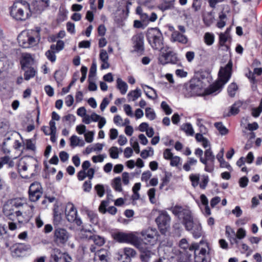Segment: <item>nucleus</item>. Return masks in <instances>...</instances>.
I'll use <instances>...</instances> for the list:
<instances>
[{"instance_id": "obj_1", "label": "nucleus", "mask_w": 262, "mask_h": 262, "mask_svg": "<svg viewBox=\"0 0 262 262\" xmlns=\"http://www.w3.org/2000/svg\"><path fill=\"white\" fill-rule=\"evenodd\" d=\"M232 61L230 60L224 67H221L219 72V79L215 82L205 89L204 82L197 78L191 79L186 84L184 91L186 97L193 96L216 95L220 93L224 85L230 80L232 75Z\"/></svg>"}, {"instance_id": "obj_2", "label": "nucleus", "mask_w": 262, "mask_h": 262, "mask_svg": "<svg viewBox=\"0 0 262 262\" xmlns=\"http://www.w3.org/2000/svg\"><path fill=\"white\" fill-rule=\"evenodd\" d=\"M169 210L180 220H182L185 229L192 234L195 238L200 237L202 234V228L199 221L194 220L191 211L186 207L176 205Z\"/></svg>"}, {"instance_id": "obj_3", "label": "nucleus", "mask_w": 262, "mask_h": 262, "mask_svg": "<svg viewBox=\"0 0 262 262\" xmlns=\"http://www.w3.org/2000/svg\"><path fill=\"white\" fill-rule=\"evenodd\" d=\"M114 238L119 243L134 245L140 251L142 256L149 258L153 253L148 248L145 247V244L134 233L118 232L114 235Z\"/></svg>"}, {"instance_id": "obj_4", "label": "nucleus", "mask_w": 262, "mask_h": 262, "mask_svg": "<svg viewBox=\"0 0 262 262\" xmlns=\"http://www.w3.org/2000/svg\"><path fill=\"white\" fill-rule=\"evenodd\" d=\"M40 29L31 31H24L17 36L19 46L24 48H29L38 44L40 40Z\"/></svg>"}, {"instance_id": "obj_5", "label": "nucleus", "mask_w": 262, "mask_h": 262, "mask_svg": "<svg viewBox=\"0 0 262 262\" xmlns=\"http://www.w3.org/2000/svg\"><path fill=\"white\" fill-rule=\"evenodd\" d=\"M147 39L154 50H160L163 47V37L160 31L157 28H151L148 30Z\"/></svg>"}, {"instance_id": "obj_6", "label": "nucleus", "mask_w": 262, "mask_h": 262, "mask_svg": "<svg viewBox=\"0 0 262 262\" xmlns=\"http://www.w3.org/2000/svg\"><path fill=\"white\" fill-rule=\"evenodd\" d=\"M158 232L155 228H148L141 232V235L146 242H143L145 244V247L148 248L153 253L155 254V251H152L151 249V246L154 245L157 241Z\"/></svg>"}, {"instance_id": "obj_7", "label": "nucleus", "mask_w": 262, "mask_h": 262, "mask_svg": "<svg viewBox=\"0 0 262 262\" xmlns=\"http://www.w3.org/2000/svg\"><path fill=\"white\" fill-rule=\"evenodd\" d=\"M70 237V234L65 229L57 228L54 231L53 241L58 246L64 245Z\"/></svg>"}, {"instance_id": "obj_8", "label": "nucleus", "mask_w": 262, "mask_h": 262, "mask_svg": "<svg viewBox=\"0 0 262 262\" xmlns=\"http://www.w3.org/2000/svg\"><path fill=\"white\" fill-rule=\"evenodd\" d=\"M66 215L67 220L70 222L80 226L82 222L80 217L77 215V211L73 204L69 203L67 205L66 209Z\"/></svg>"}, {"instance_id": "obj_9", "label": "nucleus", "mask_w": 262, "mask_h": 262, "mask_svg": "<svg viewBox=\"0 0 262 262\" xmlns=\"http://www.w3.org/2000/svg\"><path fill=\"white\" fill-rule=\"evenodd\" d=\"M204 155L205 158H200V161L205 165V170L208 172H211L214 170L213 163L215 160V156L210 147L205 151Z\"/></svg>"}, {"instance_id": "obj_10", "label": "nucleus", "mask_w": 262, "mask_h": 262, "mask_svg": "<svg viewBox=\"0 0 262 262\" xmlns=\"http://www.w3.org/2000/svg\"><path fill=\"white\" fill-rule=\"evenodd\" d=\"M3 212L9 219L14 221L16 216V200H8L4 205Z\"/></svg>"}, {"instance_id": "obj_11", "label": "nucleus", "mask_w": 262, "mask_h": 262, "mask_svg": "<svg viewBox=\"0 0 262 262\" xmlns=\"http://www.w3.org/2000/svg\"><path fill=\"white\" fill-rule=\"evenodd\" d=\"M170 221V217L167 212L165 211L161 212L159 215L156 219V222L158 225L162 233H164L169 227Z\"/></svg>"}, {"instance_id": "obj_12", "label": "nucleus", "mask_w": 262, "mask_h": 262, "mask_svg": "<svg viewBox=\"0 0 262 262\" xmlns=\"http://www.w3.org/2000/svg\"><path fill=\"white\" fill-rule=\"evenodd\" d=\"M29 198L32 202H36L42 195V188L39 183L35 182L32 183L29 189Z\"/></svg>"}, {"instance_id": "obj_13", "label": "nucleus", "mask_w": 262, "mask_h": 262, "mask_svg": "<svg viewBox=\"0 0 262 262\" xmlns=\"http://www.w3.org/2000/svg\"><path fill=\"white\" fill-rule=\"evenodd\" d=\"M135 50L137 52L144 50V36L142 33L137 34L132 37Z\"/></svg>"}, {"instance_id": "obj_14", "label": "nucleus", "mask_w": 262, "mask_h": 262, "mask_svg": "<svg viewBox=\"0 0 262 262\" xmlns=\"http://www.w3.org/2000/svg\"><path fill=\"white\" fill-rule=\"evenodd\" d=\"M159 61L162 64L171 63L175 64L178 61V58L176 54L169 52L166 54H163L159 57Z\"/></svg>"}, {"instance_id": "obj_15", "label": "nucleus", "mask_w": 262, "mask_h": 262, "mask_svg": "<svg viewBox=\"0 0 262 262\" xmlns=\"http://www.w3.org/2000/svg\"><path fill=\"white\" fill-rule=\"evenodd\" d=\"M62 261L70 262L64 257L60 250L57 248L53 249L51 254L50 262Z\"/></svg>"}, {"instance_id": "obj_16", "label": "nucleus", "mask_w": 262, "mask_h": 262, "mask_svg": "<svg viewBox=\"0 0 262 262\" xmlns=\"http://www.w3.org/2000/svg\"><path fill=\"white\" fill-rule=\"evenodd\" d=\"M170 39L172 42H178L183 45L186 44L188 41L187 37L178 31H173Z\"/></svg>"}, {"instance_id": "obj_17", "label": "nucleus", "mask_w": 262, "mask_h": 262, "mask_svg": "<svg viewBox=\"0 0 262 262\" xmlns=\"http://www.w3.org/2000/svg\"><path fill=\"white\" fill-rule=\"evenodd\" d=\"M33 61L34 59L30 54L23 53L20 61L22 69H25V68L29 67L33 63Z\"/></svg>"}, {"instance_id": "obj_18", "label": "nucleus", "mask_w": 262, "mask_h": 262, "mask_svg": "<svg viewBox=\"0 0 262 262\" xmlns=\"http://www.w3.org/2000/svg\"><path fill=\"white\" fill-rule=\"evenodd\" d=\"M179 246L184 250L189 249L190 251H192L199 248V244L197 243H193L189 246L187 241L185 238H183L180 241Z\"/></svg>"}, {"instance_id": "obj_19", "label": "nucleus", "mask_w": 262, "mask_h": 262, "mask_svg": "<svg viewBox=\"0 0 262 262\" xmlns=\"http://www.w3.org/2000/svg\"><path fill=\"white\" fill-rule=\"evenodd\" d=\"M142 87L148 98L154 100L158 97V95L154 89L146 84H142Z\"/></svg>"}, {"instance_id": "obj_20", "label": "nucleus", "mask_w": 262, "mask_h": 262, "mask_svg": "<svg viewBox=\"0 0 262 262\" xmlns=\"http://www.w3.org/2000/svg\"><path fill=\"white\" fill-rule=\"evenodd\" d=\"M118 254L120 256L119 259H122L123 256H125V258L134 257L136 254V252L133 249L127 247L124 248L122 251H119Z\"/></svg>"}, {"instance_id": "obj_21", "label": "nucleus", "mask_w": 262, "mask_h": 262, "mask_svg": "<svg viewBox=\"0 0 262 262\" xmlns=\"http://www.w3.org/2000/svg\"><path fill=\"white\" fill-rule=\"evenodd\" d=\"M108 252L107 250L102 248L97 250L95 253L94 258L98 259L101 260H107Z\"/></svg>"}, {"instance_id": "obj_22", "label": "nucleus", "mask_w": 262, "mask_h": 262, "mask_svg": "<svg viewBox=\"0 0 262 262\" xmlns=\"http://www.w3.org/2000/svg\"><path fill=\"white\" fill-rule=\"evenodd\" d=\"M200 199L202 204L205 206L204 211L203 212L204 214L205 215H210L211 212L208 205V199L207 198L205 194H202L200 196Z\"/></svg>"}, {"instance_id": "obj_23", "label": "nucleus", "mask_w": 262, "mask_h": 262, "mask_svg": "<svg viewBox=\"0 0 262 262\" xmlns=\"http://www.w3.org/2000/svg\"><path fill=\"white\" fill-rule=\"evenodd\" d=\"M24 71V78L26 80H29L34 77L36 74V70L32 67H28L23 69Z\"/></svg>"}, {"instance_id": "obj_24", "label": "nucleus", "mask_w": 262, "mask_h": 262, "mask_svg": "<svg viewBox=\"0 0 262 262\" xmlns=\"http://www.w3.org/2000/svg\"><path fill=\"white\" fill-rule=\"evenodd\" d=\"M230 31V28H227L224 33H222L220 34V44L221 46H223L225 43L229 39H230V35L229 34Z\"/></svg>"}, {"instance_id": "obj_25", "label": "nucleus", "mask_w": 262, "mask_h": 262, "mask_svg": "<svg viewBox=\"0 0 262 262\" xmlns=\"http://www.w3.org/2000/svg\"><path fill=\"white\" fill-rule=\"evenodd\" d=\"M117 87L122 95H124L127 91L128 85L127 83L120 78L117 79Z\"/></svg>"}, {"instance_id": "obj_26", "label": "nucleus", "mask_w": 262, "mask_h": 262, "mask_svg": "<svg viewBox=\"0 0 262 262\" xmlns=\"http://www.w3.org/2000/svg\"><path fill=\"white\" fill-rule=\"evenodd\" d=\"M84 144V141L76 135H73L70 138V145L72 147L77 146H82Z\"/></svg>"}, {"instance_id": "obj_27", "label": "nucleus", "mask_w": 262, "mask_h": 262, "mask_svg": "<svg viewBox=\"0 0 262 262\" xmlns=\"http://www.w3.org/2000/svg\"><path fill=\"white\" fill-rule=\"evenodd\" d=\"M198 161L194 158H188L187 162L183 165V169L186 171H189L191 170V166L196 165Z\"/></svg>"}, {"instance_id": "obj_28", "label": "nucleus", "mask_w": 262, "mask_h": 262, "mask_svg": "<svg viewBox=\"0 0 262 262\" xmlns=\"http://www.w3.org/2000/svg\"><path fill=\"white\" fill-rule=\"evenodd\" d=\"M141 90L139 89H136L134 91H132L127 94V97L129 100L135 101L141 96Z\"/></svg>"}, {"instance_id": "obj_29", "label": "nucleus", "mask_w": 262, "mask_h": 262, "mask_svg": "<svg viewBox=\"0 0 262 262\" xmlns=\"http://www.w3.org/2000/svg\"><path fill=\"white\" fill-rule=\"evenodd\" d=\"M89 239L90 241H92L98 246H101L104 244V238L99 235H94L90 236Z\"/></svg>"}, {"instance_id": "obj_30", "label": "nucleus", "mask_w": 262, "mask_h": 262, "mask_svg": "<svg viewBox=\"0 0 262 262\" xmlns=\"http://www.w3.org/2000/svg\"><path fill=\"white\" fill-rule=\"evenodd\" d=\"M113 188L118 192H121L122 191V185H121V179L120 177H116L113 180L112 184Z\"/></svg>"}, {"instance_id": "obj_31", "label": "nucleus", "mask_w": 262, "mask_h": 262, "mask_svg": "<svg viewBox=\"0 0 262 262\" xmlns=\"http://www.w3.org/2000/svg\"><path fill=\"white\" fill-rule=\"evenodd\" d=\"M214 126L222 136L227 135L229 133L228 129L223 125L222 122H219L214 123Z\"/></svg>"}, {"instance_id": "obj_32", "label": "nucleus", "mask_w": 262, "mask_h": 262, "mask_svg": "<svg viewBox=\"0 0 262 262\" xmlns=\"http://www.w3.org/2000/svg\"><path fill=\"white\" fill-rule=\"evenodd\" d=\"M181 128L187 135L192 136L194 134L192 126L189 123L183 124Z\"/></svg>"}, {"instance_id": "obj_33", "label": "nucleus", "mask_w": 262, "mask_h": 262, "mask_svg": "<svg viewBox=\"0 0 262 262\" xmlns=\"http://www.w3.org/2000/svg\"><path fill=\"white\" fill-rule=\"evenodd\" d=\"M204 39L207 45L211 46L214 41V36L212 33L207 32L204 35Z\"/></svg>"}, {"instance_id": "obj_34", "label": "nucleus", "mask_w": 262, "mask_h": 262, "mask_svg": "<svg viewBox=\"0 0 262 262\" xmlns=\"http://www.w3.org/2000/svg\"><path fill=\"white\" fill-rule=\"evenodd\" d=\"M237 90H238L237 85L234 82L231 83L228 87L227 91H228V95L231 97H234Z\"/></svg>"}, {"instance_id": "obj_35", "label": "nucleus", "mask_w": 262, "mask_h": 262, "mask_svg": "<svg viewBox=\"0 0 262 262\" xmlns=\"http://www.w3.org/2000/svg\"><path fill=\"white\" fill-rule=\"evenodd\" d=\"M57 53L58 52H56L55 50H52L50 48L46 52L45 55L49 60L52 62H54L56 60L55 54Z\"/></svg>"}, {"instance_id": "obj_36", "label": "nucleus", "mask_w": 262, "mask_h": 262, "mask_svg": "<svg viewBox=\"0 0 262 262\" xmlns=\"http://www.w3.org/2000/svg\"><path fill=\"white\" fill-rule=\"evenodd\" d=\"M51 49L55 50L56 52H59L63 49L64 43L62 40H58L56 44H52L51 45Z\"/></svg>"}, {"instance_id": "obj_37", "label": "nucleus", "mask_w": 262, "mask_h": 262, "mask_svg": "<svg viewBox=\"0 0 262 262\" xmlns=\"http://www.w3.org/2000/svg\"><path fill=\"white\" fill-rule=\"evenodd\" d=\"M189 179L191 182L192 186L193 187H197L199 184L200 174H191L189 176Z\"/></svg>"}, {"instance_id": "obj_38", "label": "nucleus", "mask_w": 262, "mask_h": 262, "mask_svg": "<svg viewBox=\"0 0 262 262\" xmlns=\"http://www.w3.org/2000/svg\"><path fill=\"white\" fill-rule=\"evenodd\" d=\"M109 154L110 157L112 159H118L119 158V148L116 146H113L109 149Z\"/></svg>"}, {"instance_id": "obj_39", "label": "nucleus", "mask_w": 262, "mask_h": 262, "mask_svg": "<svg viewBox=\"0 0 262 262\" xmlns=\"http://www.w3.org/2000/svg\"><path fill=\"white\" fill-rule=\"evenodd\" d=\"M145 116L150 120H153L156 118V115L153 109L147 107L145 108Z\"/></svg>"}, {"instance_id": "obj_40", "label": "nucleus", "mask_w": 262, "mask_h": 262, "mask_svg": "<svg viewBox=\"0 0 262 262\" xmlns=\"http://www.w3.org/2000/svg\"><path fill=\"white\" fill-rule=\"evenodd\" d=\"M17 169L19 170V172H21L22 171H26L27 169V163L25 162L24 159L21 158L19 161V163L17 164Z\"/></svg>"}, {"instance_id": "obj_41", "label": "nucleus", "mask_w": 262, "mask_h": 262, "mask_svg": "<svg viewBox=\"0 0 262 262\" xmlns=\"http://www.w3.org/2000/svg\"><path fill=\"white\" fill-rule=\"evenodd\" d=\"M220 20L217 23V26L219 28H223L225 25L226 23L225 19L226 18V15L225 14L222 13L219 16Z\"/></svg>"}, {"instance_id": "obj_42", "label": "nucleus", "mask_w": 262, "mask_h": 262, "mask_svg": "<svg viewBox=\"0 0 262 262\" xmlns=\"http://www.w3.org/2000/svg\"><path fill=\"white\" fill-rule=\"evenodd\" d=\"M95 189L99 197H102L104 194V188L101 184H97L95 186Z\"/></svg>"}, {"instance_id": "obj_43", "label": "nucleus", "mask_w": 262, "mask_h": 262, "mask_svg": "<svg viewBox=\"0 0 262 262\" xmlns=\"http://www.w3.org/2000/svg\"><path fill=\"white\" fill-rule=\"evenodd\" d=\"M239 103H234L231 107L228 116L230 115H236L239 112Z\"/></svg>"}, {"instance_id": "obj_44", "label": "nucleus", "mask_w": 262, "mask_h": 262, "mask_svg": "<svg viewBox=\"0 0 262 262\" xmlns=\"http://www.w3.org/2000/svg\"><path fill=\"white\" fill-rule=\"evenodd\" d=\"M161 106L166 115H170L172 113V110L165 101H162Z\"/></svg>"}, {"instance_id": "obj_45", "label": "nucleus", "mask_w": 262, "mask_h": 262, "mask_svg": "<svg viewBox=\"0 0 262 262\" xmlns=\"http://www.w3.org/2000/svg\"><path fill=\"white\" fill-rule=\"evenodd\" d=\"M209 182V178L207 176H203L202 178V180L200 183H199V185L201 188L204 189L206 187L208 183Z\"/></svg>"}, {"instance_id": "obj_46", "label": "nucleus", "mask_w": 262, "mask_h": 262, "mask_svg": "<svg viewBox=\"0 0 262 262\" xmlns=\"http://www.w3.org/2000/svg\"><path fill=\"white\" fill-rule=\"evenodd\" d=\"M173 3H169V2H164V3L161 4L159 8L162 11L168 10L171 9L172 7Z\"/></svg>"}, {"instance_id": "obj_47", "label": "nucleus", "mask_w": 262, "mask_h": 262, "mask_svg": "<svg viewBox=\"0 0 262 262\" xmlns=\"http://www.w3.org/2000/svg\"><path fill=\"white\" fill-rule=\"evenodd\" d=\"M230 230L231 231V235L230 236V237H229L228 239L230 241L231 244H237L238 243V241H237L238 238L235 235V231L232 229H230Z\"/></svg>"}, {"instance_id": "obj_48", "label": "nucleus", "mask_w": 262, "mask_h": 262, "mask_svg": "<svg viewBox=\"0 0 262 262\" xmlns=\"http://www.w3.org/2000/svg\"><path fill=\"white\" fill-rule=\"evenodd\" d=\"M153 155L154 149L151 147H149V150H143L141 152L140 156L143 159H146L150 155Z\"/></svg>"}, {"instance_id": "obj_49", "label": "nucleus", "mask_w": 262, "mask_h": 262, "mask_svg": "<svg viewBox=\"0 0 262 262\" xmlns=\"http://www.w3.org/2000/svg\"><path fill=\"white\" fill-rule=\"evenodd\" d=\"M99 58L101 61L108 60V55L106 50L103 49L100 50Z\"/></svg>"}, {"instance_id": "obj_50", "label": "nucleus", "mask_w": 262, "mask_h": 262, "mask_svg": "<svg viewBox=\"0 0 262 262\" xmlns=\"http://www.w3.org/2000/svg\"><path fill=\"white\" fill-rule=\"evenodd\" d=\"M194 251V261L195 262H207L206 256L203 255H199V253L196 254L195 253L196 250Z\"/></svg>"}, {"instance_id": "obj_51", "label": "nucleus", "mask_w": 262, "mask_h": 262, "mask_svg": "<svg viewBox=\"0 0 262 262\" xmlns=\"http://www.w3.org/2000/svg\"><path fill=\"white\" fill-rule=\"evenodd\" d=\"M236 237L239 239H241L244 238L246 235V231L244 229L241 228H239L236 232V234H235Z\"/></svg>"}, {"instance_id": "obj_52", "label": "nucleus", "mask_w": 262, "mask_h": 262, "mask_svg": "<svg viewBox=\"0 0 262 262\" xmlns=\"http://www.w3.org/2000/svg\"><path fill=\"white\" fill-rule=\"evenodd\" d=\"M106 157V156L105 154L100 155L98 156H93L92 159L94 163L102 162L104 160V159Z\"/></svg>"}, {"instance_id": "obj_53", "label": "nucleus", "mask_w": 262, "mask_h": 262, "mask_svg": "<svg viewBox=\"0 0 262 262\" xmlns=\"http://www.w3.org/2000/svg\"><path fill=\"white\" fill-rule=\"evenodd\" d=\"M156 189L154 188L149 189L148 190L147 194L151 203H154V200L155 198Z\"/></svg>"}, {"instance_id": "obj_54", "label": "nucleus", "mask_w": 262, "mask_h": 262, "mask_svg": "<svg viewBox=\"0 0 262 262\" xmlns=\"http://www.w3.org/2000/svg\"><path fill=\"white\" fill-rule=\"evenodd\" d=\"M124 111L125 112L126 114L130 117H133L134 116V114L132 111V107L129 104H124L123 106Z\"/></svg>"}, {"instance_id": "obj_55", "label": "nucleus", "mask_w": 262, "mask_h": 262, "mask_svg": "<svg viewBox=\"0 0 262 262\" xmlns=\"http://www.w3.org/2000/svg\"><path fill=\"white\" fill-rule=\"evenodd\" d=\"M97 71V64L95 61H93L89 72V78L94 76Z\"/></svg>"}, {"instance_id": "obj_56", "label": "nucleus", "mask_w": 262, "mask_h": 262, "mask_svg": "<svg viewBox=\"0 0 262 262\" xmlns=\"http://www.w3.org/2000/svg\"><path fill=\"white\" fill-rule=\"evenodd\" d=\"M201 7V0H193L192 8L194 9L195 12L199 11Z\"/></svg>"}, {"instance_id": "obj_57", "label": "nucleus", "mask_w": 262, "mask_h": 262, "mask_svg": "<svg viewBox=\"0 0 262 262\" xmlns=\"http://www.w3.org/2000/svg\"><path fill=\"white\" fill-rule=\"evenodd\" d=\"M181 161L180 157L178 156H173L170 159V165L172 166H178Z\"/></svg>"}, {"instance_id": "obj_58", "label": "nucleus", "mask_w": 262, "mask_h": 262, "mask_svg": "<svg viewBox=\"0 0 262 262\" xmlns=\"http://www.w3.org/2000/svg\"><path fill=\"white\" fill-rule=\"evenodd\" d=\"M15 4L16 2L15 1L13 3V6L9 8L10 14L14 19H16V7L15 6Z\"/></svg>"}, {"instance_id": "obj_59", "label": "nucleus", "mask_w": 262, "mask_h": 262, "mask_svg": "<svg viewBox=\"0 0 262 262\" xmlns=\"http://www.w3.org/2000/svg\"><path fill=\"white\" fill-rule=\"evenodd\" d=\"M75 120V116L72 114H68L63 118V121H68L69 123H74Z\"/></svg>"}, {"instance_id": "obj_60", "label": "nucleus", "mask_w": 262, "mask_h": 262, "mask_svg": "<svg viewBox=\"0 0 262 262\" xmlns=\"http://www.w3.org/2000/svg\"><path fill=\"white\" fill-rule=\"evenodd\" d=\"M20 206L24 207H28L27 203V200L25 198H17V208Z\"/></svg>"}, {"instance_id": "obj_61", "label": "nucleus", "mask_w": 262, "mask_h": 262, "mask_svg": "<svg viewBox=\"0 0 262 262\" xmlns=\"http://www.w3.org/2000/svg\"><path fill=\"white\" fill-rule=\"evenodd\" d=\"M151 173L150 171L147 170L146 171H144L142 174L141 176V180L142 181L147 182L150 178L151 177Z\"/></svg>"}, {"instance_id": "obj_62", "label": "nucleus", "mask_w": 262, "mask_h": 262, "mask_svg": "<svg viewBox=\"0 0 262 262\" xmlns=\"http://www.w3.org/2000/svg\"><path fill=\"white\" fill-rule=\"evenodd\" d=\"M85 140L86 142L91 143L93 140L94 133L92 132H89L84 134Z\"/></svg>"}, {"instance_id": "obj_63", "label": "nucleus", "mask_w": 262, "mask_h": 262, "mask_svg": "<svg viewBox=\"0 0 262 262\" xmlns=\"http://www.w3.org/2000/svg\"><path fill=\"white\" fill-rule=\"evenodd\" d=\"M83 189L85 192H90L92 189V183L91 180L86 181L83 185Z\"/></svg>"}, {"instance_id": "obj_64", "label": "nucleus", "mask_w": 262, "mask_h": 262, "mask_svg": "<svg viewBox=\"0 0 262 262\" xmlns=\"http://www.w3.org/2000/svg\"><path fill=\"white\" fill-rule=\"evenodd\" d=\"M163 157L166 160H170L173 156L170 149H166L163 152Z\"/></svg>"}]
</instances>
